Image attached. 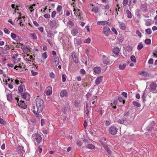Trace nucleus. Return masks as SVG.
<instances>
[{
	"label": "nucleus",
	"instance_id": "1",
	"mask_svg": "<svg viewBox=\"0 0 157 157\" xmlns=\"http://www.w3.org/2000/svg\"><path fill=\"white\" fill-rule=\"evenodd\" d=\"M36 108L34 105H32L31 110L37 117H39L44 107V104L43 101L39 98L36 99Z\"/></svg>",
	"mask_w": 157,
	"mask_h": 157
},
{
	"label": "nucleus",
	"instance_id": "2",
	"mask_svg": "<svg viewBox=\"0 0 157 157\" xmlns=\"http://www.w3.org/2000/svg\"><path fill=\"white\" fill-rule=\"evenodd\" d=\"M32 138L36 145H38L42 141L41 136L38 133L33 134L32 136Z\"/></svg>",
	"mask_w": 157,
	"mask_h": 157
},
{
	"label": "nucleus",
	"instance_id": "3",
	"mask_svg": "<svg viewBox=\"0 0 157 157\" xmlns=\"http://www.w3.org/2000/svg\"><path fill=\"white\" fill-rule=\"evenodd\" d=\"M73 11L74 12L75 15L77 18L81 20L83 18L82 13L80 10L78 9H75V8H74Z\"/></svg>",
	"mask_w": 157,
	"mask_h": 157
},
{
	"label": "nucleus",
	"instance_id": "4",
	"mask_svg": "<svg viewBox=\"0 0 157 157\" xmlns=\"http://www.w3.org/2000/svg\"><path fill=\"white\" fill-rule=\"evenodd\" d=\"M62 6L61 5H58L57 7L56 8V11L57 13L59 14L56 17V19L57 20L59 19L60 20V17L61 16V15L62 14L63 10H62Z\"/></svg>",
	"mask_w": 157,
	"mask_h": 157
},
{
	"label": "nucleus",
	"instance_id": "5",
	"mask_svg": "<svg viewBox=\"0 0 157 157\" xmlns=\"http://www.w3.org/2000/svg\"><path fill=\"white\" fill-rule=\"evenodd\" d=\"M15 98L17 100V102L18 104V105L21 108L25 109L26 106V105L24 101H22L21 100L19 102V99L18 98L16 97Z\"/></svg>",
	"mask_w": 157,
	"mask_h": 157
},
{
	"label": "nucleus",
	"instance_id": "6",
	"mask_svg": "<svg viewBox=\"0 0 157 157\" xmlns=\"http://www.w3.org/2000/svg\"><path fill=\"white\" fill-rule=\"evenodd\" d=\"M103 32L105 36H108L110 35L111 31L108 27L105 26L103 28Z\"/></svg>",
	"mask_w": 157,
	"mask_h": 157
},
{
	"label": "nucleus",
	"instance_id": "7",
	"mask_svg": "<svg viewBox=\"0 0 157 157\" xmlns=\"http://www.w3.org/2000/svg\"><path fill=\"white\" fill-rule=\"evenodd\" d=\"M49 25L52 28H56L59 25L58 23L56 20H51L49 23Z\"/></svg>",
	"mask_w": 157,
	"mask_h": 157
},
{
	"label": "nucleus",
	"instance_id": "8",
	"mask_svg": "<svg viewBox=\"0 0 157 157\" xmlns=\"http://www.w3.org/2000/svg\"><path fill=\"white\" fill-rule=\"evenodd\" d=\"M62 110L64 114H66L67 112L70 111V107L69 103L67 102H66L63 108L62 109Z\"/></svg>",
	"mask_w": 157,
	"mask_h": 157
},
{
	"label": "nucleus",
	"instance_id": "9",
	"mask_svg": "<svg viewBox=\"0 0 157 157\" xmlns=\"http://www.w3.org/2000/svg\"><path fill=\"white\" fill-rule=\"evenodd\" d=\"M117 129L116 127L112 126L109 128V131L110 133L114 135H115L117 133Z\"/></svg>",
	"mask_w": 157,
	"mask_h": 157
},
{
	"label": "nucleus",
	"instance_id": "10",
	"mask_svg": "<svg viewBox=\"0 0 157 157\" xmlns=\"http://www.w3.org/2000/svg\"><path fill=\"white\" fill-rule=\"evenodd\" d=\"M102 61L104 64H107L110 61L109 57H107L105 55H103Z\"/></svg>",
	"mask_w": 157,
	"mask_h": 157
},
{
	"label": "nucleus",
	"instance_id": "11",
	"mask_svg": "<svg viewBox=\"0 0 157 157\" xmlns=\"http://www.w3.org/2000/svg\"><path fill=\"white\" fill-rule=\"evenodd\" d=\"M25 17L24 16L18 17V20L17 21H18V23L21 26H22L24 25L25 21Z\"/></svg>",
	"mask_w": 157,
	"mask_h": 157
},
{
	"label": "nucleus",
	"instance_id": "12",
	"mask_svg": "<svg viewBox=\"0 0 157 157\" xmlns=\"http://www.w3.org/2000/svg\"><path fill=\"white\" fill-rule=\"evenodd\" d=\"M113 52L116 55V56H114L115 57H117L119 54L118 53L120 52L119 48L117 47H115L113 48Z\"/></svg>",
	"mask_w": 157,
	"mask_h": 157
},
{
	"label": "nucleus",
	"instance_id": "13",
	"mask_svg": "<svg viewBox=\"0 0 157 157\" xmlns=\"http://www.w3.org/2000/svg\"><path fill=\"white\" fill-rule=\"evenodd\" d=\"M71 56L74 61L76 63H78V58L76 54L74 52H73L72 53Z\"/></svg>",
	"mask_w": 157,
	"mask_h": 157
},
{
	"label": "nucleus",
	"instance_id": "14",
	"mask_svg": "<svg viewBox=\"0 0 157 157\" xmlns=\"http://www.w3.org/2000/svg\"><path fill=\"white\" fill-rule=\"evenodd\" d=\"M103 77L102 76H99L95 79V83L96 85L100 84L102 81Z\"/></svg>",
	"mask_w": 157,
	"mask_h": 157
},
{
	"label": "nucleus",
	"instance_id": "15",
	"mask_svg": "<svg viewBox=\"0 0 157 157\" xmlns=\"http://www.w3.org/2000/svg\"><path fill=\"white\" fill-rule=\"evenodd\" d=\"M52 89L51 87L48 86L47 88L46 91L45 92L47 95H50L52 93Z\"/></svg>",
	"mask_w": 157,
	"mask_h": 157
},
{
	"label": "nucleus",
	"instance_id": "16",
	"mask_svg": "<svg viewBox=\"0 0 157 157\" xmlns=\"http://www.w3.org/2000/svg\"><path fill=\"white\" fill-rule=\"evenodd\" d=\"M108 23V21H103L97 22V25H101L103 26L107 25Z\"/></svg>",
	"mask_w": 157,
	"mask_h": 157
},
{
	"label": "nucleus",
	"instance_id": "17",
	"mask_svg": "<svg viewBox=\"0 0 157 157\" xmlns=\"http://www.w3.org/2000/svg\"><path fill=\"white\" fill-rule=\"evenodd\" d=\"M138 74L144 77H147L149 75V74L147 72L144 71H142L139 72Z\"/></svg>",
	"mask_w": 157,
	"mask_h": 157
},
{
	"label": "nucleus",
	"instance_id": "18",
	"mask_svg": "<svg viewBox=\"0 0 157 157\" xmlns=\"http://www.w3.org/2000/svg\"><path fill=\"white\" fill-rule=\"evenodd\" d=\"M60 96L61 97H67V90H64L61 91L60 93Z\"/></svg>",
	"mask_w": 157,
	"mask_h": 157
},
{
	"label": "nucleus",
	"instance_id": "19",
	"mask_svg": "<svg viewBox=\"0 0 157 157\" xmlns=\"http://www.w3.org/2000/svg\"><path fill=\"white\" fill-rule=\"evenodd\" d=\"M100 11L99 9L98 6H94L92 8L91 11L96 14L98 13Z\"/></svg>",
	"mask_w": 157,
	"mask_h": 157
},
{
	"label": "nucleus",
	"instance_id": "20",
	"mask_svg": "<svg viewBox=\"0 0 157 157\" xmlns=\"http://www.w3.org/2000/svg\"><path fill=\"white\" fill-rule=\"evenodd\" d=\"M140 9L143 12H145L147 11V6L145 4H141Z\"/></svg>",
	"mask_w": 157,
	"mask_h": 157
},
{
	"label": "nucleus",
	"instance_id": "21",
	"mask_svg": "<svg viewBox=\"0 0 157 157\" xmlns=\"http://www.w3.org/2000/svg\"><path fill=\"white\" fill-rule=\"evenodd\" d=\"M71 33L73 36H75L78 33V30L76 28H74L71 30Z\"/></svg>",
	"mask_w": 157,
	"mask_h": 157
},
{
	"label": "nucleus",
	"instance_id": "22",
	"mask_svg": "<svg viewBox=\"0 0 157 157\" xmlns=\"http://www.w3.org/2000/svg\"><path fill=\"white\" fill-rule=\"evenodd\" d=\"M119 27L121 29L124 30H126V29L125 24L123 22L119 23Z\"/></svg>",
	"mask_w": 157,
	"mask_h": 157
},
{
	"label": "nucleus",
	"instance_id": "23",
	"mask_svg": "<svg viewBox=\"0 0 157 157\" xmlns=\"http://www.w3.org/2000/svg\"><path fill=\"white\" fill-rule=\"evenodd\" d=\"M74 42L75 44H76L77 46L81 44V40L78 39L77 38H74Z\"/></svg>",
	"mask_w": 157,
	"mask_h": 157
},
{
	"label": "nucleus",
	"instance_id": "24",
	"mask_svg": "<svg viewBox=\"0 0 157 157\" xmlns=\"http://www.w3.org/2000/svg\"><path fill=\"white\" fill-rule=\"evenodd\" d=\"M94 71L95 73L99 74L101 71V69L100 67H96L94 68Z\"/></svg>",
	"mask_w": 157,
	"mask_h": 157
},
{
	"label": "nucleus",
	"instance_id": "25",
	"mask_svg": "<svg viewBox=\"0 0 157 157\" xmlns=\"http://www.w3.org/2000/svg\"><path fill=\"white\" fill-rule=\"evenodd\" d=\"M18 151L20 153L23 154L24 153L25 151L23 147L22 146H18L17 147Z\"/></svg>",
	"mask_w": 157,
	"mask_h": 157
},
{
	"label": "nucleus",
	"instance_id": "26",
	"mask_svg": "<svg viewBox=\"0 0 157 157\" xmlns=\"http://www.w3.org/2000/svg\"><path fill=\"white\" fill-rule=\"evenodd\" d=\"M145 25L146 26H150L152 24V21L150 19H148L145 21Z\"/></svg>",
	"mask_w": 157,
	"mask_h": 157
},
{
	"label": "nucleus",
	"instance_id": "27",
	"mask_svg": "<svg viewBox=\"0 0 157 157\" xmlns=\"http://www.w3.org/2000/svg\"><path fill=\"white\" fill-rule=\"evenodd\" d=\"M67 24L70 26H73L74 25V21L72 19H69V21L67 22Z\"/></svg>",
	"mask_w": 157,
	"mask_h": 157
},
{
	"label": "nucleus",
	"instance_id": "28",
	"mask_svg": "<svg viewBox=\"0 0 157 157\" xmlns=\"http://www.w3.org/2000/svg\"><path fill=\"white\" fill-rule=\"evenodd\" d=\"M127 118L125 117H124L118 120L117 121V122L121 124H123L124 121H126Z\"/></svg>",
	"mask_w": 157,
	"mask_h": 157
},
{
	"label": "nucleus",
	"instance_id": "29",
	"mask_svg": "<svg viewBox=\"0 0 157 157\" xmlns=\"http://www.w3.org/2000/svg\"><path fill=\"white\" fill-rule=\"evenodd\" d=\"M150 87L151 89L155 90L156 88L157 85L155 83H152L150 85Z\"/></svg>",
	"mask_w": 157,
	"mask_h": 157
},
{
	"label": "nucleus",
	"instance_id": "30",
	"mask_svg": "<svg viewBox=\"0 0 157 157\" xmlns=\"http://www.w3.org/2000/svg\"><path fill=\"white\" fill-rule=\"evenodd\" d=\"M6 95L7 100L10 101H12V98L11 94V93H8Z\"/></svg>",
	"mask_w": 157,
	"mask_h": 157
},
{
	"label": "nucleus",
	"instance_id": "31",
	"mask_svg": "<svg viewBox=\"0 0 157 157\" xmlns=\"http://www.w3.org/2000/svg\"><path fill=\"white\" fill-rule=\"evenodd\" d=\"M29 36L31 37L33 39L37 40V37L35 33H29Z\"/></svg>",
	"mask_w": 157,
	"mask_h": 157
},
{
	"label": "nucleus",
	"instance_id": "32",
	"mask_svg": "<svg viewBox=\"0 0 157 157\" xmlns=\"http://www.w3.org/2000/svg\"><path fill=\"white\" fill-rule=\"evenodd\" d=\"M87 147L89 149H95V146L92 144H88L87 145Z\"/></svg>",
	"mask_w": 157,
	"mask_h": 157
},
{
	"label": "nucleus",
	"instance_id": "33",
	"mask_svg": "<svg viewBox=\"0 0 157 157\" xmlns=\"http://www.w3.org/2000/svg\"><path fill=\"white\" fill-rule=\"evenodd\" d=\"M6 54L5 52L4 51V48L3 47H0V56Z\"/></svg>",
	"mask_w": 157,
	"mask_h": 157
},
{
	"label": "nucleus",
	"instance_id": "34",
	"mask_svg": "<svg viewBox=\"0 0 157 157\" xmlns=\"http://www.w3.org/2000/svg\"><path fill=\"white\" fill-rule=\"evenodd\" d=\"M126 13L127 15V17L129 18H131L132 17V15L131 12L127 10H126Z\"/></svg>",
	"mask_w": 157,
	"mask_h": 157
},
{
	"label": "nucleus",
	"instance_id": "35",
	"mask_svg": "<svg viewBox=\"0 0 157 157\" xmlns=\"http://www.w3.org/2000/svg\"><path fill=\"white\" fill-rule=\"evenodd\" d=\"M35 4H33L32 6H30L29 7V9L30 10L31 12L33 11L35 9Z\"/></svg>",
	"mask_w": 157,
	"mask_h": 157
},
{
	"label": "nucleus",
	"instance_id": "36",
	"mask_svg": "<svg viewBox=\"0 0 157 157\" xmlns=\"http://www.w3.org/2000/svg\"><path fill=\"white\" fill-rule=\"evenodd\" d=\"M143 48V44L141 43H139L137 46V49L138 50H140Z\"/></svg>",
	"mask_w": 157,
	"mask_h": 157
},
{
	"label": "nucleus",
	"instance_id": "37",
	"mask_svg": "<svg viewBox=\"0 0 157 157\" xmlns=\"http://www.w3.org/2000/svg\"><path fill=\"white\" fill-rule=\"evenodd\" d=\"M53 35V33H52L51 31L49 30L47 32V36L48 37H52V36Z\"/></svg>",
	"mask_w": 157,
	"mask_h": 157
},
{
	"label": "nucleus",
	"instance_id": "38",
	"mask_svg": "<svg viewBox=\"0 0 157 157\" xmlns=\"http://www.w3.org/2000/svg\"><path fill=\"white\" fill-rule=\"evenodd\" d=\"M126 65L125 63L123 64L122 65H120L119 66V67L121 70H123L126 67Z\"/></svg>",
	"mask_w": 157,
	"mask_h": 157
},
{
	"label": "nucleus",
	"instance_id": "39",
	"mask_svg": "<svg viewBox=\"0 0 157 157\" xmlns=\"http://www.w3.org/2000/svg\"><path fill=\"white\" fill-rule=\"evenodd\" d=\"M100 142L105 149L108 147L107 144L106 143H103L102 141H100Z\"/></svg>",
	"mask_w": 157,
	"mask_h": 157
},
{
	"label": "nucleus",
	"instance_id": "40",
	"mask_svg": "<svg viewBox=\"0 0 157 157\" xmlns=\"http://www.w3.org/2000/svg\"><path fill=\"white\" fill-rule=\"evenodd\" d=\"M145 32L148 35L151 34L152 33V31L150 28L147 29L145 30Z\"/></svg>",
	"mask_w": 157,
	"mask_h": 157
},
{
	"label": "nucleus",
	"instance_id": "41",
	"mask_svg": "<svg viewBox=\"0 0 157 157\" xmlns=\"http://www.w3.org/2000/svg\"><path fill=\"white\" fill-rule=\"evenodd\" d=\"M132 104L134 105L137 107H139L140 106V104L137 101H133L132 102Z\"/></svg>",
	"mask_w": 157,
	"mask_h": 157
},
{
	"label": "nucleus",
	"instance_id": "42",
	"mask_svg": "<svg viewBox=\"0 0 157 157\" xmlns=\"http://www.w3.org/2000/svg\"><path fill=\"white\" fill-rule=\"evenodd\" d=\"M56 13H57L56 11H55V10L53 11L51 15V17L52 18H54L56 15Z\"/></svg>",
	"mask_w": 157,
	"mask_h": 157
},
{
	"label": "nucleus",
	"instance_id": "43",
	"mask_svg": "<svg viewBox=\"0 0 157 157\" xmlns=\"http://www.w3.org/2000/svg\"><path fill=\"white\" fill-rule=\"evenodd\" d=\"M25 57H26L27 59H30L32 60H33V56L32 55H29V54H27L26 56H25Z\"/></svg>",
	"mask_w": 157,
	"mask_h": 157
},
{
	"label": "nucleus",
	"instance_id": "44",
	"mask_svg": "<svg viewBox=\"0 0 157 157\" xmlns=\"http://www.w3.org/2000/svg\"><path fill=\"white\" fill-rule=\"evenodd\" d=\"M59 64V59H56L54 61V64L55 65L57 66Z\"/></svg>",
	"mask_w": 157,
	"mask_h": 157
},
{
	"label": "nucleus",
	"instance_id": "45",
	"mask_svg": "<svg viewBox=\"0 0 157 157\" xmlns=\"http://www.w3.org/2000/svg\"><path fill=\"white\" fill-rule=\"evenodd\" d=\"M130 59H131V61L132 62H136V59L135 56H132L130 57Z\"/></svg>",
	"mask_w": 157,
	"mask_h": 157
},
{
	"label": "nucleus",
	"instance_id": "46",
	"mask_svg": "<svg viewBox=\"0 0 157 157\" xmlns=\"http://www.w3.org/2000/svg\"><path fill=\"white\" fill-rule=\"evenodd\" d=\"M79 101L77 100H75L74 102V105L76 107H78Z\"/></svg>",
	"mask_w": 157,
	"mask_h": 157
},
{
	"label": "nucleus",
	"instance_id": "47",
	"mask_svg": "<svg viewBox=\"0 0 157 157\" xmlns=\"http://www.w3.org/2000/svg\"><path fill=\"white\" fill-rule=\"evenodd\" d=\"M142 98L143 99V101L144 102H145L146 101V96L145 95V93H144L143 94V95L142 97Z\"/></svg>",
	"mask_w": 157,
	"mask_h": 157
},
{
	"label": "nucleus",
	"instance_id": "48",
	"mask_svg": "<svg viewBox=\"0 0 157 157\" xmlns=\"http://www.w3.org/2000/svg\"><path fill=\"white\" fill-rule=\"evenodd\" d=\"M42 56L43 59H46L47 57V52H45L43 53L42 55Z\"/></svg>",
	"mask_w": 157,
	"mask_h": 157
},
{
	"label": "nucleus",
	"instance_id": "49",
	"mask_svg": "<svg viewBox=\"0 0 157 157\" xmlns=\"http://www.w3.org/2000/svg\"><path fill=\"white\" fill-rule=\"evenodd\" d=\"M66 75L65 74H63L62 75V81L63 82H65L66 80Z\"/></svg>",
	"mask_w": 157,
	"mask_h": 157
},
{
	"label": "nucleus",
	"instance_id": "50",
	"mask_svg": "<svg viewBox=\"0 0 157 157\" xmlns=\"http://www.w3.org/2000/svg\"><path fill=\"white\" fill-rule=\"evenodd\" d=\"M11 6L13 9H15V10H18V9L17 8H18V6L15 5V4H12L11 5Z\"/></svg>",
	"mask_w": 157,
	"mask_h": 157
},
{
	"label": "nucleus",
	"instance_id": "51",
	"mask_svg": "<svg viewBox=\"0 0 157 157\" xmlns=\"http://www.w3.org/2000/svg\"><path fill=\"white\" fill-rule=\"evenodd\" d=\"M151 40L149 39H146L145 40V43L146 44H148L151 43Z\"/></svg>",
	"mask_w": 157,
	"mask_h": 157
},
{
	"label": "nucleus",
	"instance_id": "52",
	"mask_svg": "<svg viewBox=\"0 0 157 157\" xmlns=\"http://www.w3.org/2000/svg\"><path fill=\"white\" fill-rule=\"evenodd\" d=\"M136 34L140 37H141L142 36V34L139 30H137L136 32Z\"/></svg>",
	"mask_w": 157,
	"mask_h": 157
},
{
	"label": "nucleus",
	"instance_id": "53",
	"mask_svg": "<svg viewBox=\"0 0 157 157\" xmlns=\"http://www.w3.org/2000/svg\"><path fill=\"white\" fill-rule=\"evenodd\" d=\"M4 31L5 33L7 34H9L10 33V31L9 30L5 28L4 29Z\"/></svg>",
	"mask_w": 157,
	"mask_h": 157
},
{
	"label": "nucleus",
	"instance_id": "54",
	"mask_svg": "<svg viewBox=\"0 0 157 157\" xmlns=\"http://www.w3.org/2000/svg\"><path fill=\"white\" fill-rule=\"evenodd\" d=\"M112 31L114 33V34L117 35V32L116 29L114 27H112L111 29Z\"/></svg>",
	"mask_w": 157,
	"mask_h": 157
},
{
	"label": "nucleus",
	"instance_id": "55",
	"mask_svg": "<svg viewBox=\"0 0 157 157\" xmlns=\"http://www.w3.org/2000/svg\"><path fill=\"white\" fill-rule=\"evenodd\" d=\"M11 36L13 39H15L16 38L17 36L15 34L13 33H12L11 34Z\"/></svg>",
	"mask_w": 157,
	"mask_h": 157
},
{
	"label": "nucleus",
	"instance_id": "56",
	"mask_svg": "<svg viewBox=\"0 0 157 157\" xmlns=\"http://www.w3.org/2000/svg\"><path fill=\"white\" fill-rule=\"evenodd\" d=\"M90 42V38H88L86 39L84 41L85 43H89Z\"/></svg>",
	"mask_w": 157,
	"mask_h": 157
},
{
	"label": "nucleus",
	"instance_id": "57",
	"mask_svg": "<svg viewBox=\"0 0 157 157\" xmlns=\"http://www.w3.org/2000/svg\"><path fill=\"white\" fill-rule=\"evenodd\" d=\"M10 48V47H9V46L8 45H6L4 47V51H7L9 50Z\"/></svg>",
	"mask_w": 157,
	"mask_h": 157
},
{
	"label": "nucleus",
	"instance_id": "58",
	"mask_svg": "<svg viewBox=\"0 0 157 157\" xmlns=\"http://www.w3.org/2000/svg\"><path fill=\"white\" fill-rule=\"evenodd\" d=\"M128 0H123V5L124 6H126L127 4H128Z\"/></svg>",
	"mask_w": 157,
	"mask_h": 157
},
{
	"label": "nucleus",
	"instance_id": "59",
	"mask_svg": "<svg viewBox=\"0 0 157 157\" xmlns=\"http://www.w3.org/2000/svg\"><path fill=\"white\" fill-rule=\"evenodd\" d=\"M76 144L78 146H81L82 145L81 141L79 140H77L76 142Z\"/></svg>",
	"mask_w": 157,
	"mask_h": 157
},
{
	"label": "nucleus",
	"instance_id": "60",
	"mask_svg": "<svg viewBox=\"0 0 157 157\" xmlns=\"http://www.w3.org/2000/svg\"><path fill=\"white\" fill-rule=\"evenodd\" d=\"M44 17L46 19H49L50 18L51 16L49 14H45L44 15Z\"/></svg>",
	"mask_w": 157,
	"mask_h": 157
},
{
	"label": "nucleus",
	"instance_id": "61",
	"mask_svg": "<svg viewBox=\"0 0 157 157\" xmlns=\"http://www.w3.org/2000/svg\"><path fill=\"white\" fill-rule=\"evenodd\" d=\"M31 73L32 75L33 76H35L38 74V72H35L33 70H32L31 71Z\"/></svg>",
	"mask_w": 157,
	"mask_h": 157
},
{
	"label": "nucleus",
	"instance_id": "62",
	"mask_svg": "<svg viewBox=\"0 0 157 157\" xmlns=\"http://www.w3.org/2000/svg\"><path fill=\"white\" fill-rule=\"evenodd\" d=\"M18 90L19 92H22L23 91V87L22 86H20L18 88Z\"/></svg>",
	"mask_w": 157,
	"mask_h": 157
},
{
	"label": "nucleus",
	"instance_id": "63",
	"mask_svg": "<svg viewBox=\"0 0 157 157\" xmlns=\"http://www.w3.org/2000/svg\"><path fill=\"white\" fill-rule=\"evenodd\" d=\"M49 76L52 78H54L55 75L53 72H51L49 74Z\"/></svg>",
	"mask_w": 157,
	"mask_h": 157
},
{
	"label": "nucleus",
	"instance_id": "64",
	"mask_svg": "<svg viewBox=\"0 0 157 157\" xmlns=\"http://www.w3.org/2000/svg\"><path fill=\"white\" fill-rule=\"evenodd\" d=\"M0 124L4 125L5 124V122L4 120L0 117Z\"/></svg>",
	"mask_w": 157,
	"mask_h": 157
}]
</instances>
